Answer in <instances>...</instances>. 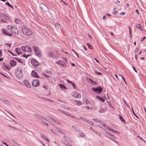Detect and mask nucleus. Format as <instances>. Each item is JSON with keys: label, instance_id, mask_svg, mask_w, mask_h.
<instances>
[{"label": "nucleus", "instance_id": "obj_61", "mask_svg": "<svg viewBox=\"0 0 146 146\" xmlns=\"http://www.w3.org/2000/svg\"><path fill=\"white\" fill-rule=\"evenodd\" d=\"M88 81L91 82L92 83H93L94 82L90 78H89L88 79Z\"/></svg>", "mask_w": 146, "mask_h": 146}, {"label": "nucleus", "instance_id": "obj_37", "mask_svg": "<svg viewBox=\"0 0 146 146\" xmlns=\"http://www.w3.org/2000/svg\"><path fill=\"white\" fill-rule=\"evenodd\" d=\"M136 27L138 28L139 29L142 30V29L140 25L139 24H137L136 25Z\"/></svg>", "mask_w": 146, "mask_h": 146}, {"label": "nucleus", "instance_id": "obj_9", "mask_svg": "<svg viewBox=\"0 0 146 146\" xmlns=\"http://www.w3.org/2000/svg\"><path fill=\"white\" fill-rule=\"evenodd\" d=\"M72 95L74 97L77 98H80L81 97V95L79 94L76 92L72 93Z\"/></svg>", "mask_w": 146, "mask_h": 146}, {"label": "nucleus", "instance_id": "obj_12", "mask_svg": "<svg viewBox=\"0 0 146 146\" xmlns=\"http://www.w3.org/2000/svg\"><path fill=\"white\" fill-rule=\"evenodd\" d=\"M35 115L37 117H38L42 120L44 119V120L49 122L48 120H47V119H46L45 117H43L41 115H38V114H35Z\"/></svg>", "mask_w": 146, "mask_h": 146}, {"label": "nucleus", "instance_id": "obj_20", "mask_svg": "<svg viewBox=\"0 0 146 146\" xmlns=\"http://www.w3.org/2000/svg\"><path fill=\"white\" fill-rule=\"evenodd\" d=\"M25 48L26 49V50H25V51L31 52L32 51V49L29 46H25Z\"/></svg>", "mask_w": 146, "mask_h": 146}, {"label": "nucleus", "instance_id": "obj_27", "mask_svg": "<svg viewBox=\"0 0 146 146\" xmlns=\"http://www.w3.org/2000/svg\"><path fill=\"white\" fill-rule=\"evenodd\" d=\"M56 27L58 29H60L61 28L60 26L59 23H55Z\"/></svg>", "mask_w": 146, "mask_h": 146}, {"label": "nucleus", "instance_id": "obj_47", "mask_svg": "<svg viewBox=\"0 0 146 146\" xmlns=\"http://www.w3.org/2000/svg\"><path fill=\"white\" fill-rule=\"evenodd\" d=\"M64 108L65 109L67 110H70L71 109V108L70 107L66 108V107L65 106H64Z\"/></svg>", "mask_w": 146, "mask_h": 146}, {"label": "nucleus", "instance_id": "obj_43", "mask_svg": "<svg viewBox=\"0 0 146 146\" xmlns=\"http://www.w3.org/2000/svg\"><path fill=\"white\" fill-rule=\"evenodd\" d=\"M111 140L113 141H114V142H115V143H116L117 144H119V142L116 141V140H114V139H111V138H109Z\"/></svg>", "mask_w": 146, "mask_h": 146}, {"label": "nucleus", "instance_id": "obj_45", "mask_svg": "<svg viewBox=\"0 0 146 146\" xmlns=\"http://www.w3.org/2000/svg\"><path fill=\"white\" fill-rule=\"evenodd\" d=\"M8 126L12 128H13L14 129H17V130H19V129H18L17 128H16V127H14V126H11V125H8Z\"/></svg>", "mask_w": 146, "mask_h": 146}, {"label": "nucleus", "instance_id": "obj_57", "mask_svg": "<svg viewBox=\"0 0 146 146\" xmlns=\"http://www.w3.org/2000/svg\"><path fill=\"white\" fill-rule=\"evenodd\" d=\"M50 119H51L53 121H54V122H56V120L55 119H54V118H52V117H50Z\"/></svg>", "mask_w": 146, "mask_h": 146}, {"label": "nucleus", "instance_id": "obj_26", "mask_svg": "<svg viewBox=\"0 0 146 146\" xmlns=\"http://www.w3.org/2000/svg\"><path fill=\"white\" fill-rule=\"evenodd\" d=\"M59 86L61 89H62L64 88L65 89H67L66 87L64 84H59Z\"/></svg>", "mask_w": 146, "mask_h": 146}, {"label": "nucleus", "instance_id": "obj_33", "mask_svg": "<svg viewBox=\"0 0 146 146\" xmlns=\"http://www.w3.org/2000/svg\"><path fill=\"white\" fill-rule=\"evenodd\" d=\"M5 4L8 5L9 7H11L13 9H14L13 7L8 2H6Z\"/></svg>", "mask_w": 146, "mask_h": 146}, {"label": "nucleus", "instance_id": "obj_53", "mask_svg": "<svg viewBox=\"0 0 146 146\" xmlns=\"http://www.w3.org/2000/svg\"><path fill=\"white\" fill-rule=\"evenodd\" d=\"M119 76L121 77L122 78L124 82H125V84H126V81H125V80L124 78L122 76H121V75H119Z\"/></svg>", "mask_w": 146, "mask_h": 146}, {"label": "nucleus", "instance_id": "obj_3", "mask_svg": "<svg viewBox=\"0 0 146 146\" xmlns=\"http://www.w3.org/2000/svg\"><path fill=\"white\" fill-rule=\"evenodd\" d=\"M33 48L36 55L39 57H41L42 56V54L39 48L37 46H33Z\"/></svg>", "mask_w": 146, "mask_h": 146}, {"label": "nucleus", "instance_id": "obj_50", "mask_svg": "<svg viewBox=\"0 0 146 146\" xmlns=\"http://www.w3.org/2000/svg\"><path fill=\"white\" fill-rule=\"evenodd\" d=\"M60 65H61L62 67L66 66V65L64 63L63 64H62V63H61Z\"/></svg>", "mask_w": 146, "mask_h": 146}, {"label": "nucleus", "instance_id": "obj_36", "mask_svg": "<svg viewBox=\"0 0 146 146\" xmlns=\"http://www.w3.org/2000/svg\"><path fill=\"white\" fill-rule=\"evenodd\" d=\"M13 144L15 146H21L19 144L17 143L16 142H15L14 141H13Z\"/></svg>", "mask_w": 146, "mask_h": 146}, {"label": "nucleus", "instance_id": "obj_44", "mask_svg": "<svg viewBox=\"0 0 146 146\" xmlns=\"http://www.w3.org/2000/svg\"><path fill=\"white\" fill-rule=\"evenodd\" d=\"M79 136L82 137H84L85 136V135L84 133H80L79 134Z\"/></svg>", "mask_w": 146, "mask_h": 146}, {"label": "nucleus", "instance_id": "obj_46", "mask_svg": "<svg viewBox=\"0 0 146 146\" xmlns=\"http://www.w3.org/2000/svg\"><path fill=\"white\" fill-rule=\"evenodd\" d=\"M63 62V61H60V60H58L56 62V64H60L61 63Z\"/></svg>", "mask_w": 146, "mask_h": 146}, {"label": "nucleus", "instance_id": "obj_54", "mask_svg": "<svg viewBox=\"0 0 146 146\" xmlns=\"http://www.w3.org/2000/svg\"><path fill=\"white\" fill-rule=\"evenodd\" d=\"M125 13L124 12H121L119 13V15H125Z\"/></svg>", "mask_w": 146, "mask_h": 146}, {"label": "nucleus", "instance_id": "obj_19", "mask_svg": "<svg viewBox=\"0 0 146 146\" xmlns=\"http://www.w3.org/2000/svg\"><path fill=\"white\" fill-rule=\"evenodd\" d=\"M40 7L41 9L43 10H44L46 8V7L43 3H40Z\"/></svg>", "mask_w": 146, "mask_h": 146}, {"label": "nucleus", "instance_id": "obj_59", "mask_svg": "<svg viewBox=\"0 0 146 146\" xmlns=\"http://www.w3.org/2000/svg\"><path fill=\"white\" fill-rule=\"evenodd\" d=\"M88 123H89L90 124H91V125H93V123L91 121H89V120H88V122H87Z\"/></svg>", "mask_w": 146, "mask_h": 146}, {"label": "nucleus", "instance_id": "obj_49", "mask_svg": "<svg viewBox=\"0 0 146 146\" xmlns=\"http://www.w3.org/2000/svg\"><path fill=\"white\" fill-rule=\"evenodd\" d=\"M21 50H23L25 51V50H26V49L25 48V46H22L21 48Z\"/></svg>", "mask_w": 146, "mask_h": 146}, {"label": "nucleus", "instance_id": "obj_23", "mask_svg": "<svg viewBox=\"0 0 146 146\" xmlns=\"http://www.w3.org/2000/svg\"><path fill=\"white\" fill-rule=\"evenodd\" d=\"M96 98L97 99H98L99 100H100L101 101H102L103 102H104L105 101V100L104 99H103V98L100 97L99 96H96Z\"/></svg>", "mask_w": 146, "mask_h": 146}, {"label": "nucleus", "instance_id": "obj_21", "mask_svg": "<svg viewBox=\"0 0 146 146\" xmlns=\"http://www.w3.org/2000/svg\"><path fill=\"white\" fill-rule=\"evenodd\" d=\"M107 128L109 130H110V131L112 132H114V133H117V134H119L120 133H119L118 132V131H115L112 129H111L110 128V127H107Z\"/></svg>", "mask_w": 146, "mask_h": 146}, {"label": "nucleus", "instance_id": "obj_60", "mask_svg": "<svg viewBox=\"0 0 146 146\" xmlns=\"http://www.w3.org/2000/svg\"><path fill=\"white\" fill-rule=\"evenodd\" d=\"M42 123L44 125H47L48 126V124L44 121H43Z\"/></svg>", "mask_w": 146, "mask_h": 146}, {"label": "nucleus", "instance_id": "obj_30", "mask_svg": "<svg viewBox=\"0 0 146 146\" xmlns=\"http://www.w3.org/2000/svg\"><path fill=\"white\" fill-rule=\"evenodd\" d=\"M72 127L75 130L78 131H80V129L76 126L73 125Z\"/></svg>", "mask_w": 146, "mask_h": 146}, {"label": "nucleus", "instance_id": "obj_6", "mask_svg": "<svg viewBox=\"0 0 146 146\" xmlns=\"http://www.w3.org/2000/svg\"><path fill=\"white\" fill-rule=\"evenodd\" d=\"M31 62L32 65L34 66H36L39 65V63L38 62L34 59H32Z\"/></svg>", "mask_w": 146, "mask_h": 146}, {"label": "nucleus", "instance_id": "obj_8", "mask_svg": "<svg viewBox=\"0 0 146 146\" xmlns=\"http://www.w3.org/2000/svg\"><path fill=\"white\" fill-rule=\"evenodd\" d=\"M41 137L44 139L47 142H50V141L49 139L47 138V137L44 134L41 133Z\"/></svg>", "mask_w": 146, "mask_h": 146}, {"label": "nucleus", "instance_id": "obj_55", "mask_svg": "<svg viewBox=\"0 0 146 146\" xmlns=\"http://www.w3.org/2000/svg\"><path fill=\"white\" fill-rule=\"evenodd\" d=\"M8 52L10 53L13 56H16L17 55L15 54H13V52H11V51H10L9 50H8Z\"/></svg>", "mask_w": 146, "mask_h": 146}, {"label": "nucleus", "instance_id": "obj_18", "mask_svg": "<svg viewBox=\"0 0 146 146\" xmlns=\"http://www.w3.org/2000/svg\"><path fill=\"white\" fill-rule=\"evenodd\" d=\"M10 64L11 66H14L16 64V62L13 60H11L10 61Z\"/></svg>", "mask_w": 146, "mask_h": 146}, {"label": "nucleus", "instance_id": "obj_52", "mask_svg": "<svg viewBox=\"0 0 146 146\" xmlns=\"http://www.w3.org/2000/svg\"><path fill=\"white\" fill-rule=\"evenodd\" d=\"M85 102L86 104H88V103H90V101L89 100H88V99H86L85 100Z\"/></svg>", "mask_w": 146, "mask_h": 146}, {"label": "nucleus", "instance_id": "obj_63", "mask_svg": "<svg viewBox=\"0 0 146 146\" xmlns=\"http://www.w3.org/2000/svg\"><path fill=\"white\" fill-rule=\"evenodd\" d=\"M87 45L89 48L91 46V45L89 43H87Z\"/></svg>", "mask_w": 146, "mask_h": 146}, {"label": "nucleus", "instance_id": "obj_39", "mask_svg": "<svg viewBox=\"0 0 146 146\" xmlns=\"http://www.w3.org/2000/svg\"><path fill=\"white\" fill-rule=\"evenodd\" d=\"M14 58L16 59V60H17L18 62H20V63H23V62L21 60H20V59H19L17 58Z\"/></svg>", "mask_w": 146, "mask_h": 146}, {"label": "nucleus", "instance_id": "obj_25", "mask_svg": "<svg viewBox=\"0 0 146 146\" xmlns=\"http://www.w3.org/2000/svg\"><path fill=\"white\" fill-rule=\"evenodd\" d=\"M41 98L43 99H44L45 100L49 101L50 102H53L54 101V100L48 98Z\"/></svg>", "mask_w": 146, "mask_h": 146}, {"label": "nucleus", "instance_id": "obj_5", "mask_svg": "<svg viewBox=\"0 0 146 146\" xmlns=\"http://www.w3.org/2000/svg\"><path fill=\"white\" fill-rule=\"evenodd\" d=\"M92 90L97 93H101L102 91V88L101 87H98L97 88H93Z\"/></svg>", "mask_w": 146, "mask_h": 146}, {"label": "nucleus", "instance_id": "obj_41", "mask_svg": "<svg viewBox=\"0 0 146 146\" xmlns=\"http://www.w3.org/2000/svg\"><path fill=\"white\" fill-rule=\"evenodd\" d=\"M4 67L6 69L9 70L8 66L6 65L4 63H3Z\"/></svg>", "mask_w": 146, "mask_h": 146}, {"label": "nucleus", "instance_id": "obj_1", "mask_svg": "<svg viewBox=\"0 0 146 146\" xmlns=\"http://www.w3.org/2000/svg\"><path fill=\"white\" fill-rule=\"evenodd\" d=\"M7 28L9 31L11 33H15L17 35H19V31L15 27L12 26H8Z\"/></svg>", "mask_w": 146, "mask_h": 146}, {"label": "nucleus", "instance_id": "obj_62", "mask_svg": "<svg viewBox=\"0 0 146 146\" xmlns=\"http://www.w3.org/2000/svg\"><path fill=\"white\" fill-rule=\"evenodd\" d=\"M118 13V12L116 11H115L112 13L113 14L115 15H117Z\"/></svg>", "mask_w": 146, "mask_h": 146}, {"label": "nucleus", "instance_id": "obj_51", "mask_svg": "<svg viewBox=\"0 0 146 146\" xmlns=\"http://www.w3.org/2000/svg\"><path fill=\"white\" fill-rule=\"evenodd\" d=\"M95 72L97 74H98V75H102V73L101 72H98L96 71H95Z\"/></svg>", "mask_w": 146, "mask_h": 146}, {"label": "nucleus", "instance_id": "obj_42", "mask_svg": "<svg viewBox=\"0 0 146 146\" xmlns=\"http://www.w3.org/2000/svg\"><path fill=\"white\" fill-rule=\"evenodd\" d=\"M132 111H133V113L134 114V115L137 117V118H138V117L135 114V113L134 111L132 108Z\"/></svg>", "mask_w": 146, "mask_h": 146}, {"label": "nucleus", "instance_id": "obj_22", "mask_svg": "<svg viewBox=\"0 0 146 146\" xmlns=\"http://www.w3.org/2000/svg\"><path fill=\"white\" fill-rule=\"evenodd\" d=\"M106 133L108 134L110 136L113 137L114 139H117V138L114 135H113L112 134H111V133H110L109 131H106Z\"/></svg>", "mask_w": 146, "mask_h": 146}, {"label": "nucleus", "instance_id": "obj_56", "mask_svg": "<svg viewBox=\"0 0 146 146\" xmlns=\"http://www.w3.org/2000/svg\"><path fill=\"white\" fill-rule=\"evenodd\" d=\"M63 60L64 61L66 62H67V58H63Z\"/></svg>", "mask_w": 146, "mask_h": 146}, {"label": "nucleus", "instance_id": "obj_10", "mask_svg": "<svg viewBox=\"0 0 146 146\" xmlns=\"http://www.w3.org/2000/svg\"><path fill=\"white\" fill-rule=\"evenodd\" d=\"M1 17L6 20H8L9 19V18L5 14L3 13H1Z\"/></svg>", "mask_w": 146, "mask_h": 146}, {"label": "nucleus", "instance_id": "obj_16", "mask_svg": "<svg viewBox=\"0 0 146 146\" xmlns=\"http://www.w3.org/2000/svg\"><path fill=\"white\" fill-rule=\"evenodd\" d=\"M0 100L7 105H9L10 104V103L7 100H5L3 98H0Z\"/></svg>", "mask_w": 146, "mask_h": 146}, {"label": "nucleus", "instance_id": "obj_2", "mask_svg": "<svg viewBox=\"0 0 146 146\" xmlns=\"http://www.w3.org/2000/svg\"><path fill=\"white\" fill-rule=\"evenodd\" d=\"M23 32L25 35L28 36L31 35L32 34V31L27 27H25L22 29Z\"/></svg>", "mask_w": 146, "mask_h": 146}, {"label": "nucleus", "instance_id": "obj_13", "mask_svg": "<svg viewBox=\"0 0 146 146\" xmlns=\"http://www.w3.org/2000/svg\"><path fill=\"white\" fill-rule=\"evenodd\" d=\"M31 75L34 77L38 78H39V76L38 74L33 70L32 72Z\"/></svg>", "mask_w": 146, "mask_h": 146}, {"label": "nucleus", "instance_id": "obj_11", "mask_svg": "<svg viewBox=\"0 0 146 146\" xmlns=\"http://www.w3.org/2000/svg\"><path fill=\"white\" fill-rule=\"evenodd\" d=\"M3 34L5 35L10 36H11L13 35L12 34L9 33L8 31L4 30H3Z\"/></svg>", "mask_w": 146, "mask_h": 146}, {"label": "nucleus", "instance_id": "obj_64", "mask_svg": "<svg viewBox=\"0 0 146 146\" xmlns=\"http://www.w3.org/2000/svg\"><path fill=\"white\" fill-rule=\"evenodd\" d=\"M2 143H3L6 146H9V145H8L5 142H4L3 141L2 142Z\"/></svg>", "mask_w": 146, "mask_h": 146}, {"label": "nucleus", "instance_id": "obj_34", "mask_svg": "<svg viewBox=\"0 0 146 146\" xmlns=\"http://www.w3.org/2000/svg\"><path fill=\"white\" fill-rule=\"evenodd\" d=\"M56 130L57 131H58L61 133H62V134H64V133L60 129H59L58 128H56Z\"/></svg>", "mask_w": 146, "mask_h": 146}, {"label": "nucleus", "instance_id": "obj_28", "mask_svg": "<svg viewBox=\"0 0 146 146\" xmlns=\"http://www.w3.org/2000/svg\"><path fill=\"white\" fill-rule=\"evenodd\" d=\"M74 101L77 104H79V105H81L82 104V102L80 100H75Z\"/></svg>", "mask_w": 146, "mask_h": 146}, {"label": "nucleus", "instance_id": "obj_40", "mask_svg": "<svg viewBox=\"0 0 146 146\" xmlns=\"http://www.w3.org/2000/svg\"><path fill=\"white\" fill-rule=\"evenodd\" d=\"M30 56V55H29V54H28V55H25V54H24L22 56L23 57H24L25 58H28V57L29 56Z\"/></svg>", "mask_w": 146, "mask_h": 146}, {"label": "nucleus", "instance_id": "obj_4", "mask_svg": "<svg viewBox=\"0 0 146 146\" xmlns=\"http://www.w3.org/2000/svg\"><path fill=\"white\" fill-rule=\"evenodd\" d=\"M17 70L16 72V75L17 77L19 79L22 78L23 75L22 73V70L20 68H18L17 69Z\"/></svg>", "mask_w": 146, "mask_h": 146}, {"label": "nucleus", "instance_id": "obj_58", "mask_svg": "<svg viewBox=\"0 0 146 146\" xmlns=\"http://www.w3.org/2000/svg\"><path fill=\"white\" fill-rule=\"evenodd\" d=\"M43 74L45 77H46V78H48L49 77V76L47 75L45 73H43Z\"/></svg>", "mask_w": 146, "mask_h": 146}, {"label": "nucleus", "instance_id": "obj_14", "mask_svg": "<svg viewBox=\"0 0 146 146\" xmlns=\"http://www.w3.org/2000/svg\"><path fill=\"white\" fill-rule=\"evenodd\" d=\"M47 56L51 58H55L54 56V54L52 52H49L47 54Z\"/></svg>", "mask_w": 146, "mask_h": 146}, {"label": "nucleus", "instance_id": "obj_35", "mask_svg": "<svg viewBox=\"0 0 146 146\" xmlns=\"http://www.w3.org/2000/svg\"><path fill=\"white\" fill-rule=\"evenodd\" d=\"M58 110L60 111L61 112H63V113H64L67 115V114H68V113L67 112H66V111H64V110H62L60 109H58Z\"/></svg>", "mask_w": 146, "mask_h": 146}, {"label": "nucleus", "instance_id": "obj_32", "mask_svg": "<svg viewBox=\"0 0 146 146\" xmlns=\"http://www.w3.org/2000/svg\"><path fill=\"white\" fill-rule=\"evenodd\" d=\"M100 113H104L105 112V110L103 108H101L100 110L98 111Z\"/></svg>", "mask_w": 146, "mask_h": 146}, {"label": "nucleus", "instance_id": "obj_17", "mask_svg": "<svg viewBox=\"0 0 146 146\" xmlns=\"http://www.w3.org/2000/svg\"><path fill=\"white\" fill-rule=\"evenodd\" d=\"M15 51L18 55H19L22 53L21 52V49L19 48H17L15 49Z\"/></svg>", "mask_w": 146, "mask_h": 146}, {"label": "nucleus", "instance_id": "obj_31", "mask_svg": "<svg viewBox=\"0 0 146 146\" xmlns=\"http://www.w3.org/2000/svg\"><path fill=\"white\" fill-rule=\"evenodd\" d=\"M118 116L119 117V119L120 120H121L123 122H125V120L123 118V117L119 115Z\"/></svg>", "mask_w": 146, "mask_h": 146}, {"label": "nucleus", "instance_id": "obj_29", "mask_svg": "<svg viewBox=\"0 0 146 146\" xmlns=\"http://www.w3.org/2000/svg\"><path fill=\"white\" fill-rule=\"evenodd\" d=\"M63 137L67 141H71V139L68 137L65 136H64Z\"/></svg>", "mask_w": 146, "mask_h": 146}, {"label": "nucleus", "instance_id": "obj_48", "mask_svg": "<svg viewBox=\"0 0 146 146\" xmlns=\"http://www.w3.org/2000/svg\"><path fill=\"white\" fill-rule=\"evenodd\" d=\"M71 84H72V85L73 86V88L74 89H76V86L75 85V84L73 82H72Z\"/></svg>", "mask_w": 146, "mask_h": 146}, {"label": "nucleus", "instance_id": "obj_7", "mask_svg": "<svg viewBox=\"0 0 146 146\" xmlns=\"http://www.w3.org/2000/svg\"><path fill=\"white\" fill-rule=\"evenodd\" d=\"M33 85L35 87L39 86V82L38 80H34L32 82Z\"/></svg>", "mask_w": 146, "mask_h": 146}, {"label": "nucleus", "instance_id": "obj_24", "mask_svg": "<svg viewBox=\"0 0 146 146\" xmlns=\"http://www.w3.org/2000/svg\"><path fill=\"white\" fill-rule=\"evenodd\" d=\"M15 21L16 23L17 24H20L21 23V20L18 19H16Z\"/></svg>", "mask_w": 146, "mask_h": 146}, {"label": "nucleus", "instance_id": "obj_15", "mask_svg": "<svg viewBox=\"0 0 146 146\" xmlns=\"http://www.w3.org/2000/svg\"><path fill=\"white\" fill-rule=\"evenodd\" d=\"M23 83L27 87L29 88H30L31 87V85L28 81L27 80H24L23 81Z\"/></svg>", "mask_w": 146, "mask_h": 146}, {"label": "nucleus", "instance_id": "obj_38", "mask_svg": "<svg viewBox=\"0 0 146 146\" xmlns=\"http://www.w3.org/2000/svg\"><path fill=\"white\" fill-rule=\"evenodd\" d=\"M99 121L101 123V124L102 125H103L106 128H107V127H106V126H107L106 125V124H104V123L103 122L101 121L100 120H99Z\"/></svg>", "mask_w": 146, "mask_h": 146}]
</instances>
